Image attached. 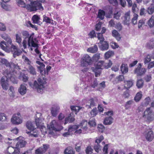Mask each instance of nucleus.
<instances>
[{
	"label": "nucleus",
	"mask_w": 154,
	"mask_h": 154,
	"mask_svg": "<svg viewBox=\"0 0 154 154\" xmlns=\"http://www.w3.org/2000/svg\"><path fill=\"white\" fill-rule=\"evenodd\" d=\"M36 63L39 66L37 67L39 70L40 75V77L38 79V82L35 81L33 84L31 82L29 83V85L32 87L35 90L39 93H42L44 88V85L45 84L46 79L45 78V71H44L45 69V65L44 64L39 61H36Z\"/></svg>",
	"instance_id": "1"
},
{
	"label": "nucleus",
	"mask_w": 154,
	"mask_h": 154,
	"mask_svg": "<svg viewBox=\"0 0 154 154\" xmlns=\"http://www.w3.org/2000/svg\"><path fill=\"white\" fill-rule=\"evenodd\" d=\"M1 36L7 42V43L4 41L0 42V47L3 50L7 52H9L11 51H13V56L14 57L20 54L21 51L16 46L12 44L11 39L10 36L5 33L1 34Z\"/></svg>",
	"instance_id": "2"
},
{
	"label": "nucleus",
	"mask_w": 154,
	"mask_h": 154,
	"mask_svg": "<svg viewBox=\"0 0 154 154\" xmlns=\"http://www.w3.org/2000/svg\"><path fill=\"white\" fill-rule=\"evenodd\" d=\"M18 5L21 7H25L30 12L36 11L37 10L43 11L44 9L43 7L42 6L40 2L36 1H33V4L32 5H25L23 1L21 0H17Z\"/></svg>",
	"instance_id": "3"
},
{
	"label": "nucleus",
	"mask_w": 154,
	"mask_h": 154,
	"mask_svg": "<svg viewBox=\"0 0 154 154\" xmlns=\"http://www.w3.org/2000/svg\"><path fill=\"white\" fill-rule=\"evenodd\" d=\"M8 71H5L3 74L5 76L2 77L1 79V84L2 88L5 90L8 89V81L10 80L13 83H17L15 74L8 73Z\"/></svg>",
	"instance_id": "4"
},
{
	"label": "nucleus",
	"mask_w": 154,
	"mask_h": 154,
	"mask_svg": "<svg viewBox=\"0 0 154 154\" xmlns=\"http://www.w3.org/2000/svg\"><path fill=\"white\" fill-rule=\"evenodd\" d=\"M0 62L2 65H4L7 68L5 70H3V74L6 71H8V73L15 74L14 69L16 68L17 66L18 67L17 65L14 63L9 62L5 58L1 59Z\"/></svg>",
	"instance_id": "5"
},
{
	"label": "nucleus",
	"mask_w": 154,
	"mask_h": 154,
	"mask_svg": "<svg viewBox=\"0 0 154 154\" xmlns=\"http://www.w3.org/2000/svg\"><path fill=\"white\" fill-rule=\"evenodd\" d=\"M35 118V122L37 128L40 129L42 133H45L46 132L45 128L43 125V122L44 119L42 116V114L36 112Z\"/></svg>",
	"instance_id": "6"
},
{
	"label": "nucleus",
	"mask_w": 154,
	"mask_h": 154,
	"mask_svg": "<svg viewBox=\"0 0 154 154\" xmlns=\"http://www.w3.org/2000/svg\"><path fill=\"white\" fill-rule=\"evenodd\" d=\"M48 127L50 130L49 132L50 134H52L53 132L51 131H59L62 129L63 127L55 120H53L50 123V125H48Z\"/></svg>",
	"instance_id": "7"
},
{
	"label": "nucleus",
	"mask_w": 154,
	"mask_h": 154,
	"mask_svg": "<svg viewBox=\"0 0 154 154\" xmlns=\"http://www.w3.org/2000/svg\"><path fill=\"white\" fill-rule=\"evenodd\" d=\"M33 36H31L29 39V43H28V45L27 46L29 47H30V49L31 51L33 50L32 47L35 48L34 50L35 52L38 54H40V57L42 55V54H40V51L38 49V40L36 39H35L34 40H33Z\"/></svg>",
	"instance_id": "8"
},
{
	"label": "nucleus",
	"mask_w": 154,
	"mask_h": 154,
	"mask_svg": "<svg viewBox=\"0 0 154 154\" xmlns=\"http://www.w3.org/2000/svg\"><path fill=\"white\" fill-rule=\"evenodd\" d=\"M104 68V61H100L97 63L95 67H92L91 69L94 72L95 76L97 77L100 75L101 72V69Z\"/></svg>",
	"instance_id": "9"
},
{
	"label": "nucleus",
	"mask_w": 154,
	"mask_h": 154,
	"mask_svg": "<svg viewBox=\"0 0 154 154\" xmlns=\"http://www.w3.org/2000/svg\"><path fill=\"white\" fill-rule=\"evenodd\" d=\"M142 117L148 121H150L154 119V112H153L149 107L147 108L142 114Z\"/></svg>",
	"instance_id": "10"
},
{
	"label": "nucleus",
	"mask_w": 154,
	"mask_h": 154,
	"mask_svg": "<svg viewBox=\"0 0 154 154\" xmlns=\"http://www.w3.org/2000/svg\"><path fill=\"white\" fill-rule=\"evenodd\" d=\"M23 35L24 37V39L23 40L22 42L23 48L24 49H26L27 45H28V43H29V39L30 37L31 36H33V40L36 39V38H34V35L33 34H32L29 36V34L28 32L26 31H23L22 32Z\"/></svg>",
	"instance_id": "11"
},
{
	"label": "nucleus",
	"mask_w": 154,
	"mask_h": 154,
	"mask_svg": "<svg viewBox=\"0 0 154 154\" xmlns=\"http://www.w3.org/2000/svg\"><path fill=\"white\" fill-rule=\"evenodd\" d=\"M27 128L30 131L29 136L37 137L38 136L37 134V130L33 125V123L30 121H28L26 123Z\"/></svg>",
	"instance_id": "12"
},
{
	"label": "nucleus",
	"mask_w": 154,
	"mask_h": 154,
	"mask_svg": "<svg viewBox=\"0 0 154 154\" xmlns=\"http://www.w3.org/2000/svg\"><path fill=\"white\" fill-rule=\"evenodd\" d=\"M92 63L91 57L88 54L84 55L82 59L81 65L82 66H87Z\"/></svg>",
	"instance_id": "13"
},
{
	"label": "nucleus",
	"mask_w": 154,
	"mask_h": 154,
	"mask_svg": "<svg viewBox=\"0 0 154 154\" xmlns=\"http://www.w3.org/2000/svg\"><path fill=\"white\" fill-rule=\"evenodd\" d=\"M13 140L15 141H17L16 145L17 149H19V148L24 147L26 145V142L24 140V138L21 136L14 139Z\"/></svg>",
	"instance_id": "14"
},
{
	"label": "nucleus",
	"mask_w": 154,
	"mask_h": 154,
	"mask_svg": "<svg viewBox=\"0 0 154 154\" xmlns=\"http://www.w3.org/2000/svg\"><path fill=\"white\" fill-rule=\"evenodd\" d=\"M21 116L20 113L14 115L11 119L12 123L14 124H19L22 123V120L21 118Z\"/></svg>",
	"instance_id": "15"
},
{
	"label": "nucleus",
	"mask_w": 154,
	"mask_h": 154,
	"mask_svg": "<svg viewBox=\"0 0 154 154\" xmlns=\"http://www.w3.org/2000/svg\"><path fill=\"white\" fill-rule=\"evenodd\" d=\"M49 147L48 144H43L42 146L35 150V154H43L47 151Z\"/></svg>",
	"instance_id": "16"
},
{
	"label": "nucleus",
	"mask_w": 154,
	"mask_h": 154,
	"mask_svg": "<svg viewBox=\"0 0 154 154\" xmlns=\"http://www.w3.org/2000/svg\"><path fill=\"white\" fill-rule=\"evenodd\" d=\"M6 154H19V149L11 146H9L5 152Z\"/></svg>",
	"instance_id": "17"
},
{
	"label": "nucleus",
	"mask_w": 154,
	"mask_h": 154,
	"mask_svg": "<svg viewBox=\"0 0 154 154\" xmlns=\"http://www.w3.org/2000/svg\"><path fill=\"white\" fill-rule=\"evenodd\" d=\"M138 64L139 66L135 69L134 73L137 74V75H141L145 73L146 70L145 68H141V63H139Z\"/></svg>",
	"instance_id": "18"
},
{
	"label": "nucleus",
	"mask_w": 154,
	"mask_h": 154,
	"mask_svg": "<svg viewBox=\"0 0 154 154\" xmlns=\"http://www.w3.org/2000/svg\"><path fill=\"white\" fill-rule=\"evenodd\" d=\"M103 139L104 137L102 135L100 136V137L96 138L95 143H97V144L94 146V149L96 152H99L100 147L98 143H100Z\"/></svg>",
	"instance_id": "19"
},
{
	"label": "nucleus",
	"mask_w": 154,
	"mask_h": 154,
	"mask_svg": "<svg viewBox=\"0 0 154 154\" xmlns=\"http://www.w3.org/2000/svg\"><path fill=\"white\" fill-rule=\"evenodd\" d=\"M60 108L59 106L54 105L52 107L51 109V113L52 116L55 117L59 112Z\"/></svg>",
	"instance_id": "20"
},
{
	"label": "nucleus",
	"mask_w": 154,
	"mask_h": 154,
	"mask_svg": "<svg viewBox=\"0 0 154 154\" xmlns=\"http://www.w3.org/2000/svg\"><path fill=\"white\" fill-rule=\"evenodd\" d=\"M32 20L34 23L37 24L40 26H41L42 24V22L40 21L41 19L39 15H34L32 17Z\"/></svg>",
	"instance_id": "21"
},
{
	"label": "nucleus",
	"mask_w": 154,
	"mask_h": 154,
	"mask_svg": "<svg viewBox=\"0 0 154 154\" xmlns=\"http://www.w3.org/2000/svg\"><path fill=\"white\" fill-rule=\"evenodd\" d=\"M146 140L148 141H151L154 138V134L152 131L149 130L145 134Z\"/></svg>",
	"instance_id": "22"
},
{
	"label": "nucleus",
	"mask_w": 154,
	"mask_h": 154,
	"mask_svg": "<svg viewBox=\"0 0 154 154\" xmlns=\"http://www.w3.org/2000/svg\"><path fill=\"white\" fill-rule=\"evenodd\" d=\"M27 88L25 84H22L18 89V92L21 95L25 94L26 92Z\"/></svg>",
	"instance_id": "23"
},
{
	"label": "nucleus",
	"mask_w": 154,
	"mask_h": 154,
	"mask_svg": "<svg viewBox=\"0 0 154 154\" xmlns=\"http://www.w3.org/2000/svg\"><path fill=\"white\" fill-rule=\"evenodd\" d=\"M130 19V12H128L125 14L123 19L124 24L125 25H128V24Z\"/></svg>",
	"instance_id": "24"
},
{
	"label": "nucleus",
	"mask_w": 154,
	"mask_h": 154,
	"mask_svg": "<svg viewBox=\"0 0 154 154\" xmlns=\"http://www.w3.org/2000/svg\"><path fill=\"white\" fill-rule=\"evenodd\" d=\"M74 120V113L72 112L69 115L68 117L65 119L64 124L65 125L68 123L72 122Z\"/></svg>",
	"instance_id": "25"
},
{
	"label": "nucleus",
	"mask_w": 154,
	"mask_h": 154,
	"mask_svg": "<svg viewBox=\"0 0 154 154\" xmlns=\"http://www.w3.org/2000/svg\"><path fill=\"white\" fill-rule=\"evenodd\" d=\"M99 45V48L101 50H107L109 48L108 43L106 41H104L100 42Z\"/></svg>",
	"instance_id": "26"
},
{
	"label": "nucleus",
	"mask_w": 154,
	"mask_h": 154,
	"mask_svg": "<svg viewBox=\"0 0 154 154\" xmlns=\"http://www.w3.org/2000/svg\"><path fill=\"white\" fill-rule=\"evenodd\" d=\"M16 37V42L18 44L20 48L22 49V47H23L22 43H21L22 41V37L21 34H16L15 35Z\"/></svg>",
	"instance_id": "27"
},
{
	"label": "nucleus",
	"mask_w": 154,
	"mask_h": 154,
	"mask_svg": "<svg viewBox=\"0 0 154 154\" xmlns=\"http://www.w3.org/2000/svg\"><path fill=\"white\" fill-rule=\"evenodd\" d=\"M43 22H45L46 23L51 24L52 25L56 24V22L54 21L53 20H51L45 15H44L43 16Z\"/></svg>",
	"instance_id": "28"
},
{
	"label": "nucleus",
	"mask_w": 154,
	"mask_h": 154,
	"mask_svg": "<svg viewBox=\"0 0 154 154\" xmlns=\"http://www.w3.org/2000/svg\"><path fill=\"white\" fill-rule=\"evenodd\" d=\"M113 119L111 116L106 117L104 119L103 123L105 125H109L112 122Z\"/></svg>",
	"instance_id": "29"
},
{
	"label": "nucleus",
	"mask_w": 154,
	"mask_h": 154,
	"mask_svg": "<svg viewBox=\"0 0 154 154\" xmlns=\"http://www.w3.org/2000/svg\"><path fill=\"white\" fill-rule=\"evenodd\" d=\"M121 71L122 73L125 74L128 71V67L127 64H122L120 67Z\"/></svg>",
	"instance_id": "30"
},
{
	"label": "nucleus",
	"mask_w": 154,
	"mask_h": 154,
	"mask_svg": "<svg viewBox=\"0 0 154 154\" xmlns=\"http://www.w3.org/2000/svg\"><path fill=\"white\" fill-rule=\"evenodd\" d=\"M146 47L147 48L151 49L154 48V39H151L148 42L146 45Z\"/></svg>",
	"instance_id": "31"
},
{
	"label": "nucleus",
	"mask_w": 154,
	"mask_h": 154,
	"mask_svg": "<svg viewBox=\"0 0 154 154\" xmlns=\"http://www.w3.org/2000/svg\"><path fill=\"white\" fill-rule=\"evenodd\" d=\"M98 50V48L96 45H94L93 47H91L87 49V51L91 53L96 52Z\"/></svg>",
	"instance_id": "32"
},
{
	"label": "nucleus",
	"mask_w": 154,
	"mask_h": 154,
	"mask_svg": "<svg viewBox=\"0 0 154 154\" xmlns=\"http://www.w3.org/2000/svg\"><path fill=\"white\" fill-rule=\"evenodd\" d=\"M27 71L31 75H35L36 74L35 69L31 65L29 66L27 69Z\"/></svg>",
	"instance_id": "33"
},
{
	"label": "nucleus",
	"mask_w": 154,
	"mask_h": 154,
	"mask_svg": "<svg viewBox=\"0 0 154 154\" xmlns=\"http://www.w3.org/2000/svg\"><path fill=\"white\" fill-rule=\"evenodd\" d=\"M105 15V12L104 11L101 9L99 10L97 15V17L98 18L102 20L104 18Z\"/></svg>",
	"instance_id": "34"
},
{
	"label": "nucleus",
	"mask_w": 154,
	"mask_h": 154,
	"mask_svg": "<svg viewBox=\"0 0 154 154\" xmlns=\"http://www.w3.org/2000/svg\"><path fill=\"white\" fill-rule=\"evenodd\" d=\"M64 153L65 154H75V151L70 147L67 148L64 151Z\"/></svg>",
	"instance_id": "35"
},
{
	"label": "nucleus",
	"mask_w": 154,
	"mask_h": 154,
	"mask_svg": "<svg viewBox=\"0 0 154 154\" xmlns=\"http://www.w3.org/2000/svg\"><path fill=\"white\" fill-rule=\"evenodd\" d=\"M87 122L86 120H83L81 123L80 126L81 128L83 130L86 131L87 129Z\"/></svg>",
	"instance_id": "36"
},
{
	"label": "nucleus",
	"mask_w": 154,
	"mask_h": 154,
	"mask_svg": "<svg viewBox=\"0 0 154 154\" xmlns=\"http://www.w3.org/2000/svg\"><path fill=\"white\" fill-rule=\"evenodd\" d=\"M70 108L71 110L73 112H75V114H76L79 111V110L82 108V107H80L79 106H70Z\"/></svg>",
	"instance_id": "37"
},
{
	"label": "nucleus",
	"mask_w": 154,
	"mask_h": 154,
	"mask_svg": "<svg viewBox=\"0 0 154 154\" xmlns=\"http://www.w3.org/2000/svg\"><path fill=\"white\" fill-rule=\"evenodd\" d=\"M125 88L127 89L130 88L133 85V82L131 81H127L125 82Z\"/></svg>",
	"instance_id": "38"
},
{
	"label": "nucleus",
	"mask_w": 154,
	"mask_h": 154,
	"mask_svg": "<svg viewBox=\"0 0 154 154\" xmlns=\"http://www.w3.org/2000/svg\"><path fill=\"white\" fill-rule=\"evenodd\" d=\"M79 128V126L76 125H70L69 126L68 131L70 132L71 133V132L75 131L78 129Z\"/></svg>",
	"instance_id": "39"
},
{
	"label": "nucleus",
	"mask_w": 154,
	"mask_h": 154,
	"mask_svg": "<svg viewBox=\"0 0 154 154\" xmlns=\"http://www.w3.org/2000/svg\"><path fill=\"white\" fill-rule=\"evenodd\" d=\"M112 35L113 36L115 37L116 39L119 41L120 39V35L118 32L116 30H114L112 32Z\"/></svg>",
	"instance_id": "40"
},
{
	"label": "nucleus",
	"mask_w": 154,
	"mask_h": 154,
	"mask_svg": "<svg viewBox=\"0 0 154 154\" xmlns=\"http://www.w3.org/2000/svg\"><path fill=\"white\" fill-rule=\"evenodd\" d=\"M151 57L150 54L147 55L143 59L145 64H148L151 60Z\"/></svg>",
	"instance_id": "41"
},
{
	"label": "nucleus",
	"mask_w": 154,
	"mask_h": 154,
	"mask_svg": "<svg viewBox=\"0 0 154 154\" xmlns=\"http://www.w3.org/2000/svg\"><path fill=\"white\" fill-rule=\"evenodd\" d=\"M134 103V101L133 100H130L127 101L125 105V107L126 109H129L131 107V105Z\"/></svg>",
	"instance_id": "42"
},
{
	"label": "nucleus",
	"mask_w": 154,
	"mask_h": 154,
	"mask_svg": "<svg viewBox=\"0 0 154 154\" xmlns=\"http://www.w3.org/2000/svg\"><path fill=\"white\" fill-rule=\"evenodd\" d=\"M114 54V52L112 51H108L105 54V58L108 59L113 56Z\"/></svg>",
	"instance_id": "43"
},
{
	"label": "nucleus",
	"mask_w": 154,
	"mask_h": 154,
	"mask_svg": "<svg viewBox=\"0 0 154 154\" xmlns=\"http://www.w3.org/2000/svg\"><path fill=\"white\" fill-rule=\"evenodd\" d=\"M9 94L10 96L13 97L14 96L15 91L14 88L13 87L11 86L8 90Z\"/></svg>",
	"instance_id": "44"
},
{
	"label": "nucleus",
	"mask_w": 154,
	"mask_h": 154,
	"mask_svg": "<svg viewBox=\"0 0 154 154\" xmlns=\"http://www.w3.org/2000/svg\"><path fill=\"white\" fill-rule=\"evenodd\" d=\"M142 96V92H138L134 98V100L136 102L139 101L141 99Z\"/></svg>",
	"instance_id": "45"
},
{
	"label": "nucleus",
	"mask_w": 154,
	"mask_h": 154,
	"mask_svg": "<svg viewBox=\"0 0 154 154\" xmlns=\"http://www.w3.org/2000/svg\"><path fill=\"white\" fill-rule=\"evenodd\" d=\"M148 25L151 27L154 26V16H152L148 22Z\"/></svg>",
	"instance_id": "46"
},
{
	"label": "nucleus",
	"mask_w": 154,
	"mask_h": 154,
	"mask_svg": "<svg viewBox=\"0 0 154 154\" xmlns=\"http://www.w3.org/2000/svg\"><path fill=\"white\" fill-rule=\"evenodd\" d=\"M148 13L149 14H151L154 12V5L152 4L149 7L147 10Z\"/></svg>",
	"instance_id": "47"
},
{
	"label": "nucleus",
	"mask_w": 154,
	"mask_h": 154,
	"mask_svg": "<svg viewBox=\"0 0 154 154\" xmlns=\"http://www.w3.org/2000/svg\"><path fill=\"white\" fill-rule=\"evenodd\" d=\"M20 79L22 80L23 82H26L28 80V77L25 74H21L20 76Z\"/></svg>",
	"instance_id": "48"
},
{
	"label": "nucleus",
	"mask_w": 154,
	"mask_h": 154,
	"mask_svg": "<svg viewBox=\"0 0 154 154\" xmlns=\"http://www.w3.org/2000/svg\"><path fill=\"white\" fill-rule=\"evenodd\" d=\"M138 17V15L135 14L134 15L133 17L131 20V22L134 25L136 24L137 23V19Z\"/></svg>",
	"instance_id": "49"
},
{
	"label": "nucleus",
	"mask_w": 154,
	"mask_h": 154,
	"mask_svg": "<svg viewBox=\"0 0 154 154\" xmlns=\"http://www.w3.org/2000/svg\"><path fill=\"white\" fill-rule=\"evenodd\" d=\"M89 102H90V104L89 105H86V106H87L88 108H91V107L94 106H96V104L95 103L94 100L92 98L90 99L89 100Z\"/></svg>",
	"instance_id": "50"
},
{
	"label": "nucleus",
	"mask_w": 154,
	"mask_h": 154,
	"mask_svg": "<svg viewBox=\"0 0 154 154\" xmlns=\"http://www.w3.org/2000/svg\"><path fill=\"white\" fill-rule=\"evenodd\" d=\"M143 81L142 79H139L137 81V86L138 88H141L143 85Z\"/></svg>",
	"instance_id": "51"
},
{
	"label": "nucleus",
	"mask_w": 154,
	"mask_h": 154,
	"mask_svg": "<svg viewBox=\"0 0 154 154\" xmlns=\"http://www.w3.org/2000/svg\"><path fill=\"white\" fill-rule=\"evenodd\" d=\"M112 63L111 61L109 60L108 62L105 63L104 62V68L108 69L112 66Z\"/></svg>",
	"instance_id": "52"
},
{
	"label": "nucleus",
	"mask_w": 154,
	"mask_h": 154,
	"mask_svg": "<svg viewBox=\"0 0 154 154\" xmlns=\"http://www.w3.org/2000/svg\"><path fill=\"white\" fill-rule=\"evenodd\" d=\"M98 112V110L96 108L93 109L90 112V114L91 116L94 117L96 116Z\"/></svg>",
	"instance_id": "53"
},
{
	"label": "nucleus",
	"mask_w": 154,
	"mask_h": 154,
	"mask_svg": "<svg viewBox=\"0 0 154 154\" xmlns=\"http://www.w3.org/2000/svg\"><path fill=\"white\" fill-rule=\"evenodd\" d=\"M88 123L91 127H94L96 125V122L95 119H92L90 120L89 121Z\"/></svg>",
	"instance_id": "54"
},
{
	"label": "nucleus",
	"mask_w": 154,
	"mask_h": 154,
	"mask_svg": "<svg viewBox=\"0 0 154 154\" xmlns=\"http://www.w3.org/2000/svg\"><path fill=\"white\" fill-rule=\"evenodd\" d=\"M150 99L149 97H146L143 101V105L145 106H147L149 103Z\"/></svg>",
	"instance_id": "55"
},
{
	"label": "nucleus",
	"mask_w": 154,
	"mask_h": 154,
	"mask_svg": "<svg viewBox=\"0 0 154 154\" xmlns=\"http://www.w3.org/2000/svg\"><path fill=\"white\" fill-rule=\"evenodd\" d=\"M22 58L24 60V61L25 63L29 65V66L30 65L31 62L24 55L23 56Z\"/></svg>",
	"instance_id": "56"
},
{
	"label": "nucleus",
	"mask_w": 154,
	"mask_h": 154,
	"mask_svg": "<svg viewBox=\"0 0 154 154\" xmlns=\"http://www.w3.org/2000/svg\"><path fill=\"white\" fill-rule=\"evenodd\" d=\"M97 37L98 40H100V43L104 42V40L102 33H98L97 35Z\"/></svg>",
	"instance_id": "57"
},
{
	"label": "nucleus",
	"mask_w": 154,
	"mask_h": 154,
	"mask_svg": "<svg viewBox=\"0 0 154 154\" xmlns=\"http://www.w3.org/2000/svg\"><path fill=\"white\" fill-rule=\"evenodd\" d=\"M97 128L100 132H102L104 130L105 127L102 124H100L98 125Z\"/></svg>",
	"instance_id": "58"
},
{
	"label": "nucleus",
	"mask_w": 154,
	"mask_h": 154,
	"mask_svg": "<svg viewBox=\"0 0 154 154\" xmlns=\"http://www.w3.org/2000/svg\"><path fill=\"white\" fill-rule=\"evenodd\" d=\"M93 149L91 146H88L86 149L85 150L86 153L87 154H91L92 153Z\"/></svg>",
	"instance_id": "59"
},
{
	"label": "nucleus",
	"mask_w": 154,
	"mask_h": 154,
	"mask_svg": "<svg viewBox=\"0 0 154 154\" xmlns=\"http://www.w3.org/2000/svg\"><path fill=\"white\" fill-rule=\"evenodd\" d=\"M100 57V54L97 53L93 56V59L95 61L98 60Z\"/></svg>",
	"instance_id": "60"
},
{
	"label": "nucleus",
	"mask_w": 154,
	"mask_h": 154,
	"mask_svg": "<svg viewBox=\"0 0 154 154\" xmlns=\"http://www.w3.org/2000/svg\"><path fill=\"white\" fill-rule=\"evenodd\" d=\"M109 3L114 6H116L118 4L117 0H108Z\"/></svg>",
	"instance_id": "61"
},
{
	"label": "nucleus",
	"mask_w": 154,
	"mask_h": 154,
	"mask_svg": "<svg viewBox=\"0 0 154 154\" xmlns=\"http://www.w3.org/2000/svg\"><path fill=\"white\" fill-rule=\"evenodd\" d=\"M6 30V26L5 25L2 23H0V30L4 31Z\"/></svg>",
	"instance_id": "62"
},
{
	"label": "nucleus",
	"mask_w": 154,
	"mask_h": 154,
	"mask_svg": "<svg viewBox=\"0 0 154 154\" xmlns=\"http://www.w3.org/2000/svg\"><path fill=\"white\" fill-rule=\"evenodd\" d=\"M98 84V83L96 79H94L91 84V86L93 88L96 87Z\"/></svg>",
	"instance_id": "63"
},
{
	"label": "nucleus",
	"mask_w": 154,
	"mask_h": 154,
	"mask_svg": "<svg viewBox=\"0 0 154 154\" xmlns=\"http://www.w3.org/2000/svg\"><path fill=\"white\" fill-rule=\"evenodd\" d=\"M88 35L91 38H94L96 36L95 32L94 30L92 31L88 34Z\"/></svg>",
	"instance_id": "64"
}]
</instances>
